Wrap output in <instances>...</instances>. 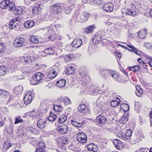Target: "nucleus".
I'll return each instance as SVG.
<instances>
[{
	"instance_id": "nucleus-10",
	"label": "nucleus",
	"mask_w": 152,
	"mask_h": 152,
	"mask_svg": "<svg viewBox=\"0 0 152 152\" xmlns=\"http://www.w3.org/2000/svg\"><path fill=\"white\" fill-rule=\"evenodd\" d=\"M113 143L117 149H122L123 147L122 142L118 139H115L113 140Z\"/></svg>"
},
{
	"instance_id": "nucleus-46",
	"label": "nucleus",
	"mask_w": 152,
	"mask_h": 152,
	"mask_svg": "<svg viewBox=\"0 0 152 152\" xmlns=\"http://www.w3.org/2000/svg\"><path fill=\"white\" fill-rule=\"evenodd\" d=\"M57 118V116L56 115H53V113H50V115L48 118V121H53Z\"/></svg>"
},
{
	"instance_id": "nucleus-29",
	"label": "nucleus",
	"mask_w": 152,
	"mask_h": 152,
	"mask_svg": "<svg viewBox=\"0 0 152 152\" xmlns=\"http://www.w3.org/2000/svg\"><path fill=\"white\" fill-rule=\"evenodd\" d=\"M29 40L32 43L37 44L39 42L38 39L34 35H32L29 39Z\"/></svg>"
},
{
	"instance_id": "nucleus-27",
	"label": "nucleus",
	"mask_w": 152,
	"mask_h": 152,
	"mask_svg": "<svg viewBox=\"0 0 152 152\" xmlns=\"http://www.w3.org/2000/svg\"><path fill=\"white\" fill-rule=\"evenodd\" d=\"M7 68L4 66H0V75L3 76L5 75L7 72Z\"/></svg>"
},
{
	"instance_id": "nucleus-3",
	"label": "nucleus",
	"mask_w": 152,
	"mask_h": 152,
	"mask_svg": "<svg viewBox=\"0 0 152 152\" xmlns=\"http://www.w3.org/2000/svg\"><path fill=\"white\" fill-rule=\"evenodd\" d=\"M58 63H56L51 67L47 73L48 77L50 78H54L57 75L60 70V67L58 66Z\"/></svg>"
},
{
	"instance_id": "nucleus-39",
	"label": "nucleus",
	"mask_w": 152,
	"mask_h": 152,
	"mask_svg": "<svg viewBox=\"0 0 152 152\" xmlns=\"http://www.w3.org/2000/svg\"><path fill=\"white\" fill-rule=\"evenodd\" d=\"M126 15H134L136 14L135 11L131 9H128L125 12Z\"/></svg>"
},
{
	"instance_id": "nucleus-22",
	"label": "nucleus",
	"mask_w": 152,
	"mask_h": 152,
	"mask_svg": "<svg viewBox=\"0 0 152 152\" xmlns=\"http://www.w3.org/2000/svg\"><path fill=\"white\" fill-rule=\"evenodd\" d=\"M111 70H104L101 72V75L102 76L105 77L107 78L109 77L110 75V73Z\"/></svg>"
},
{
	"instance_id": "nucleus-32",
	"label": "nucleus",
	"mask_w": 152,
	"mask_h": 152,
	"mask_svg": "<svg viewBox=\"0 0 152 152\" xmlns=\"http://www.w3.org/2000/svg\"><path fill=\"white\" fill-rule=\"evenodd\" d=\"M67 117L66 115H63L58 118V122L60 123H62L65 122L66 120Z\"/></svg>"
},
{
	"instance_id": "nucleus-49",
	"label": "nucleus",
	"mask_w": 152,
	"mask_h": 152,
	"mask_svg": "<svg viewBox=\"0 0 152 152\" xmlns=\"http://www.w3.org/2000/svg\"><path fill=\"white\" fill-rule=\"evenodd\" d=\"M23 122V120L21 118L20 116H18L16 118L14 122L15 124H17L19 123H20Z\"/></svg>"
},
{
	"instance_id": "nucleus-59",
	"label": "nucleus",
	"mask_w": 152,
	"mask_h": 152,
	"mask_svg": "<svg viewBox=\"0 0 152 152\" xmlns=\"http://www.w3.org/2000/svg\"><path fill=\"white\" fill-rule=\"evenodd\" d=\"M42 4L39 2H38L35 5L34 7H35V8L39 10H40L41 8V6L42 5Z\"/></svg>"
},
{
	"instance_id": "nucleus-5",
	"label": "nucleus",
	"mask_w": 152,
	"mask_h": 152,
	"mask_svg": "<svg viewBox=\"0 0 152 152\" xmlns=\"http://www.w3.org/2000/svg\"><path fill=\"white\" fill-rule=\"evenodd\" d=\"M77 138L78 142L83 143L86 142L87 137L86 134L84 133L79 132L77 134Z\"/></svg>"
},
{
	"instance_id": "nucleus-57",
	"label": "nucleus",
	"mask_w": 152,
	"mask_h": 152,
	"mask_svg": "<svg viewBox=\"0 0 152 152\" xmlns=\"http://www.w3.org/2000/svg\"><path fill=\"white\" fill-rule=\"evenodd\" d=\"M143 93V91L141 89H140L138 91L135 92L136 94L138 97L141 96L142 94Z\"/></svg>"
},
{
	"instance_id": "nucleus-56",
	"label": "nucleus",
	"mask_w": 152,
	"mask_h": 152,
	"mask_svg": "<svg viewBox=\"0 0 152 152\" xmlns=\"http://www.w3.org/2000/svg\"><path fill=\"white\" fill-rule=\"evenodd\" d=\"M118 136L119 137L121 138L124 140H125V138L124 137V134L123 132H118Z\"/></svg>"
},
{
	"instance_id": "nucleus-43",
	"label": "nucleus",
	"mask_w": 152,
	"mask_h": 152,
	"mask_svg": "<svg viewBox=\"0 0 152 152\" xmlns=\"http://www.w3.org/2000/svg\"><path fill=\"white\" fill-rule=\"evenodd\" d=\"M91 16V15L87 12H84L82 14V16L84 17V20H87Z\"/></svg>"
},
{
	"instance_id": "nucleus-12",
	"label": "nucleus",
	"mask_w": 152,
	"mask_h": 152,
	"mask_svg": "<svg viewBox=\"0 0 152 152\" xmlns=\"http://www.w3.org/2000/svg\"><path fill=\"white\" fill-rule=\"evenodd\" d=\"M71 123L76 127H80L84 124V122L83 120H71Z\"/></svg>"
},
{
	"instance_id": "nucleus-26",
	"label": "nucleus",
	"mask_w": 152,
	"mask_h": 152,
	"mask_svg": "<svg viewBox=\"0 0 152 152\" xmlns=\"http://www.w3.org/2000/svg\"><path fill=\"white\" fill-rule=\"evenodd\" d=\"M61 100L63 101L65 105H67L71 103V102L69 98L67 97H64L62 98Z\"/></svg>"
},
{
	"instance_id": "nucleus-45",
	"label": "nucleus",
	"mask_w": 152,
	"mask_h": 152,
	"mask_svg": "<svg viewBox=\"0 0 152 152\" xmlns=\"http://www.w3.org/2000/svg\"><path fill=\"white\" fill-rule=\"evenodd\" d=\"M140 69V67L139 66H135L130 67V69L134 72L138 71Z\"/></svg>"
},
{
	"instance_id": "nucleus-41",
	"label": "nucleus",
	"mask_w": 152,
	"mask_h": 152,
	"mask_svg": "<svg viewBox=\"0 0 152 152\" xmlns=\"http://www.w3.org/2000/svg\"><path fill=\"white\" fill-rule=\"evenodd\" d=\"M6 131L7 132L10 134H12L14 131L13 125V124H10L9 127L6 129Z\"/></svg>"
},
{
	"instance_id": "nucleus-53",
	"label": "nucleus",
	"mask_w": 152,
	"mask_h": 152,
	"mask_svg": "<svg viewBox=\"0 0 152 152\" xmlns=\"http://www.w3.org/2000/svg\"><path fill=\"white\" fill-rule=\"evenodd\" d=\"M94 52V49L92 46H89L88 50V52L91 55Z\"/></svg>"
},
{
	"instance_id": "nucleus-14",
	"label": "nucleus",
	"mask_w": 152,
	"mask_h": 152,
	"mask_svg": "<svg viewBox=\"0 0 152 152\" xmlns=\"http://www.w3.org/2000/svg\"><path fill=\"white\" fill-rule=\"evenodd\" d=\"M82 44V41L81 39H76L73 41L72 44V46L75 48H78L80 47Z\"/></svg>"
},
{
	"instance_id": "nucleus-9",
	"label": "nucleus",
	"mask_w": 152,
	"mask_h": 152,
	"mask_svg": "<svg viewBox=\"0 0 152 152\" xmlns=\"http://www.w3.org/2000/svg\"><path fill=\"white\" fill-rule=\"evenodd\" d=\"M82 76L81 80L80 82V83L82 85H85L90 82V78L88 74Z\"/></svg>"
},
{
	"instance_id": "nucleus-28",
	"label": "nucleus",
	"mask_w": 152,
	"mask_h": 152,
	"mask_svg": "<svg viewBox=\"0 0 152 152\" xmlns=\"http://www.w3.org/2000/svg\"><path fill=\"white\" fill-rule=\"evenodd\" d=\"M118 101L116 100H114L110 102L111 106L113 107H115L118 106L120 104V99H118Z\"/></svg>"
},
{
	"instance_id": "nucleus-54",
	"label": "nucleus",
	"mask_w": 152,
	"mask_h": 152,
	"mask_svg": "<svg viewBox=\"0 0 152 152\" xmlns=\"http://www.w3.org/2000/svg\"><path fill=\"white\" fill-rule=\"evenodd\" d=\"M13 97L12 96L10 97L9 99L7 102V104H9V105H12L14 104V99Z\"/></svg>"
},
{
	"instance_id": "nucleus-51",
	"label": "nucleus",
	"mask_w": 152,
	"mask_h": 152,
	"mask_svg": "<svg viewBox=\"0 0 152 152\" xmlns=\"http://www.w3.org/2000/svg\"><path fill=\"white\" fill-rule=\"evenodd\" d=\"M146 57L149 61L148 64L149 66L152 67V58L148 55H146Z\"/></svg>"
},
{
	"instance_id": "nucleus-16",
	"label": "nucleus",
	"mask_w": 152,
	"mask_h": 152,
	"mask_svg": "<svg viewBox=\"0 0 152 152\" xmlns=\"http://www.w3.org/2000/svg\"><path fill=\"white\" fill-rule=\"evenodd\" d=\"M129 115L128 114H124L119 120V122L122 124H125L128 121Z\"/></svg>"
},
{
	"instance_id": "nucleus-37",
	"label": "nucleus",
	"mask_w": 152,
	"mask_h": 152,
	"mask_svg": "<svg viewBox=\"0 0 152 152\" xmlns=\"http://www.w3.org/2000/svg\"><path fill=\"white\" fill-rule=\"evenodd\" d=\"M79 73L81 76L85 75L88 74L84 67H82L79 70Z\"/></svg>"
},
{
	"instance_id": "nucleus-1",
	"label": "nucleus",
	"mask_w": 152,
	"mask_h": 152,
	"mask_svg": "<svg viewBox=\"0 0 152 152\" xmlns=\"http://www.w3.org/2000/svg\"><path fill=\"white\" fill-rule=\"evenodd\" d=\"M0 7L4 9H7L10 11H14L15 13L18 15L22 14L23 10L20 7H15V4L9 0H5L0 3Z\"/></svg>"
},
{
	"instance_id": "nucleus-17",
	"label": "nucleus",
	"mask_w": 152,
	"mask_h": 152,
	"mask_svg": "<svg viewBox=\"0 0 152 152\" xmlns=\"http://www.w3.org/2000/svg\"><path fill=\"white\" fill-rule=\"evenodd\" d=\"M35 22L32 20H28L24 23V27L27 28H30L32 27L34 25Z\"/></svg>"
},
{
	"instance_id": "nucleus-52",
	"label": "nucleus",
	"mask_w": 152,
	"mask_h": 152,
	"mask_svg": "<svg viewBox=\"0 0 152 152\" xmlns=\"http://www.w3.org/2000/svg\"><path fill=\"white\" fill-rule=\"evenodd\" d=\"M5 45L3 44L0 43V53H2L4 52L5 50Z\"/></svg>"
},
{
	"instance_id": "nucleus-4",
	"label": "nucleus",
	"mask_w": 152,
	"mask_h": 152,
	"mask_svg": "<svg viewBox=\"0 0 152 152\" xmlns=\"http://www.w3.org/2000/svg\"><path fill=\"white\" fill-rule=\"evenodd\" d=\"M58 3H56L53 4L51 8V10L53 12L54 14H59L62 12V9H64V7H62Z\"/></svg>"
},
{
	"instance_id": "nucleus-15",
	"label": "nucleus",
	"mask_w": 152,
	"mask_h": 152,
	"mask_svg": "<svg viewBox=\"0 0 152 152\" xmlns=\"http://www.w3.org/2000/svg\"><path fill=\"white\" fill-rule=\"evenodd\" d=\"M58 131L62 134H66L68 131L67 126L65 124H63L61 126L60 128L57 129Z\"/></svg>"
},
{
	"instance_id": "nucleus-13",
	"label": "nucleus",
	"mask_w": 152,
	"mask_h": 152,
	"mask_svg": "<svg viewBox=\"0 0 152 152\" xmlns=\"http://www.w3.org/2000/svg\"><path fill=\"white\" fill-rule=\"evenodd\" d=\"M24 42V39L23 38H17L15 40L14 45L15 47H20L22 46Z\"/></svg>"
},
{
	"instance_id": "nucleus-36",
	"label": "nucleus",
	"mask_w": 152,
	"mask_h": 152,
	"mask_svg": "<svg viewBox=\"0 0 152 152\" xmlns=\"http://www.w3.org/2000/svg\"><path fill=\"white\" fill-rule=\"evenodd\" d=\"M53 109L56 112H60L62 111L63 108L60 105H54Z\"/></svg>"
},
{
	"instance_id": "nucleus-47",
	"label": "nucleus",
	"mask_w": 152,
	"mask_h": 152,
	"mask_svg": "<svg viewBox=\"0 0 152 152\" xmlns=\"http://www.w3.org/2000/svg\"><path fill=\"white\" fill-rule=\"evenodd\" d=\"M110 76H111L114 79H116L118 77V76L115 71L111 70Z\"/></svg>"
},
{
	"instance_id": "nucleus-24",
	"label": "nucleus",
	"mask_w": 152,
	"mask_h": 152,
	"mask_svg": "<svg viewBox=\"0 0 152 152\" xmlns=\"http://www.w3.org/2000/svg\"><path fill=\"white\" fill-rule=\"evenodd\" d=\"M42 52H44V53H45L48 54H52L54 52V50L51 48H46L44 51Z\"/></svg>"
},
{
	"instance_id": "nucleus-48",
	"label": "nucleus",
	"mask_w": 152,
	"mask_h": 152,
	"mask_svg": "<svg viewBox=\"0 0 152 152\" xmlns=\"http://www.w3.org/2000/svg\"><path fill=\"white\" fill-rule=\"evenodd\" d=\"M72 9V7L70 6L69 7H67L64 10V12L65 14H67L68 15L71 12Z\"/></svg>"
},
{
	"instance_id": "nucleus-2",
	"label": "nucleus",
	"mask_w": 152,
	"mask_h": 152,
	"mask_svg": "<svg viewBox=\"0 0 152 152\" xmlns=\"http://www.w3.org/2000/svg\"><path fill=\"white\" fill-rule=\"evenodd\" d=\"M44 75L40 72H38L34 74L32 77V80L30 81L31 84L32 85H39L43 82L42 78Z\"/></svg>"
},
{
	"instance_id": "nucleus-21",
	"label": "nucleus",
	"mask_w": 152,
	"mask_h": 152,
	"mask_svg": "<svg viewBox=\"0 0 152 152\" xmlns=\"http://www.w3.org/2000/svg\"><path fill=\"white\" fill-rule=\"evenodd\" d=\"M75 70L74 67L69 66L66 67L65 72L67 75H70L74 73Z\"/></svg>"
},
{
	"instance_id": "nucleus-18",
	"label": "nucleus",
	"mask_w": 152,
	"mask_h": 152,
	"mask_svg": "<svg viewBox=\"0 0 152 152\" xmlns=\"http://www.w3.org/2000/svg\"><path fill=\"white\" fill-rule=\"evenodd\" d=\"M10 96V93L4 89H0V96L6 98Z\"/></svg>"
},
{
	"instance_id": "nucleus-11",
	"label": "nucleus",
	"mask_w": 152,
	"mask_h": 152,
	"mask_svg": "<svg viewBox=\"0 0 152 152\" xmlns=\"http://www.w3.org/2000/svg\"><path fill=\"white\" fill-rule=\"evenodd\" d=\"M32 99V95L29 93H27L25 95L23 98L24 103L26 104H28L31 102Z\"/></svg>"
},
{
	"instance_id": "nucleus-50",
	"label": "nucleus",
	"mask_w": 152,
	"mask_h": 152,
	"mask_svg": "<svg viewBox=\"0 0 152 152\" xmlns=\"http://www.w3.org/2000/svg\"><path fill=\"white\" fill-rule=\"evenodd\" d=\"M24 132L23 130L22 129H18L17 130L16 135L18 136H22L24 135Z\"/></svg>"
},
{
	"instance_id": "nucleus-23",
	"label": "nucleus",
	"mask_w": 152,
	"mask_h": 152,
	"mask_svg": "<svg viewBox=\"0 0 152 152\" xmlns=\"http://www.w3.org/2000/svg\"><path fill=\"white\" fill-rule=\"evenodd\" d=\"M15 93L17 94H21L23 92V87L22 86H19L15 88Z\"/></svg>"
},
{
	"instance_id": "nucleus-63",
	"label": "nucleus",
	"mask_w": 152,
	"mask_h": 152,
	"mask_svg": "<svg viewBox=\"0 0 152 152\" xmlns=\"http://www.w3.org/2000/svg\"><path fill=\"white\" fill-rule=\"evenodd\" d=\"M94 144L91 143L87 146V149L89 151H91V149H92V148L93 147Z\"/></svg>"
},
{
	"instance_id": "nucleus-42",
	"label": "nucleus",
	"mask_w": 152,
	"mask_h": 152,
	"mask_svg": "<svg viewBox=\"0 0 152 152\" xmlns=\"http://www.w3.org/2000/svg\"><path fill=\"white\" fill-rule=\"evenodd\" d=\"M42 121L43 120L42 119H40L38 121L37 124L38 128L42 129L45 127V125L43 124Z\"/></svg>"
},
{
	"instance_id": "nucleus-35",
	"label": "nucleus",
	"mask_w": 152,
	"mask_h": 152,
	"mask_svg": "<svg viewBox=\"0 0 152 152\" xmlns=\"http://www.w3.org/2000/svg\"><path fill=\"white\" fill-rule=\"evenodd\" d=\"M132 49H128V50L129 51L133 52H134L137 55H140V51L138 49H137L134 46H133V47L131 48Z\"/></svg>"
},
{
	"instance_id": "nucleus-20",
	"label": "nucleus",
	"mask_w": 152,
	"mask_h": 152,
	"mask_svg": "<svg viewBox=\"0 0 152 152\" xmlns=\"http://www.w3.org/2000/svg\"><path fill=\"white\" fill-rule=\"evenodd\" d=\"M132 131L130 129H128L126 132L124 134L125 140H128L130 141L131 136L132 135Z\"/></svg>"
},
{
	"instance_id": "nucleus-19",
	"label": "nucleus",
	"mask_w": 152,
	"mask_h": 152,
	"mask_svg": "<svg viewBox=\"0 0 152 152\" xmlns=\"http://www.w3.org/2000/svg\"><path fill=\"white\" fill-rule=\"evenodd\" d=\"M66 81L64 79H61L57 81L56 85L57 87L60 88L64 87L66 84Z\"/></svg>"
},
{
	"instance_id": "nucleus-55",
	"label": "nucleus",
	"mask_w": 152,
	"mask_h": 152,
	"mask_svg": "<svg viewBox=\"0 0 152 152\" xmlns=\"http://www.w3.org/2000/svg\"><path fill=\"white\" fill-rule=\"evenodd\" d=\"M93 93L92 94L93 95H96L99 94H100L101 91H99L98 89H94L93 91Z\"/></svg>"
},
{
	"instance_id": "nucleus-38",
	"label": "nucleus",
	"mask_w": 152,
	"mask_h": 152,
	"mask_svg": "<svg viewBox=\"0 0 152 152\" xmlns=\"http://www.w3.org/2000/svg\"><path fill=\"white\" fill-rule=\"evenodd\" d=\"M94 28V26L93 25L90 26L86 28L85 31L87 33H92L93 32Z\"/></svg>"
},
{
	"instance_id": "nucleus-8",
	"label": "nucleus",
	"mask_w": 152,
	"mask_h": 152,
	"mask_svg": "<svg viewBox=\"0 0 152 152\" xmlns=\"http://www.w3.org/2000/svg\"><path fill=\"white\" fill-rule=\"evenodd\" d=\"M103 9L107 12H111L113 11L114 9V6L112 3H108L105 4L104 5Z\"/></svg>"
},
{
	"instance_id": "nucleus-60",
	"label": "nucleus",
	"mask_w": 152,
	"mask_h": 152,
	"mask_svg": "<svg viewBox=\"0 0 152 152\" xmlns=\"http://www.w3.org/2000/svg\"><path fill=\"white\" fill-rule=\"evenodd\" d=\"M35 152H46V151L42 148L40 147H38L36 148Z\"/></svg>"
},
{
	"instance_id": "nucleus-33",
	"label": "nucleus",
	"mask_w": 152,
	"mask_h": 152,
	"mask_svg": "<svg viewBox=\"0 0 152 152\" xmlns=\"http://www.w3.org/2000/svg\"><path fill=\"white\" fill-rule=\"evenodd\" d=\"M74 59L73 55L72 54H68L65 57V61L66 62L70 61Z\"/></svg>"
},
{
	"instance_id": "nucleus-34",
	"label": "nucleus",
	"mask_w": 152,
	"mask_h": 152,
	"mask_svg": "<svg viewBox=\"0 0 152 152\" xmlns=\"http://www.w3.org/2000/svg\"><path fill=\"white\" fill-rule=\"evenodd\" d=\"M12 20L9 24V28L10 29L16 28L17 27V23Z\"/></svg>"
},
{
	"instance_id": "nucleus-61",
	"label": "nucleus",
	"mask_w": 152,
	"mask_h": 152,
	"mask_svg": "<svg viewBox=\"0 0 152 152\" xmlns=\"http://www.w3.org/2000/svg\"><path fill=\"white\" fill-rule=\"evenodd\" d=\"M98 147L96 145L94 144L92 148V149H91V151L94 152H96L98 150Z\"/></svg>"
},
{
	"instance_id": "nucleus-58",
	"label": "nucleus",
	"mask_w": 152,
	"mask_h": 152,
	"mask_svg": "<svg viewBox=\"0 0 152 152\" xmlns=\"http://www.w3.org/2000/svg\"><path fill=\"white\" fill-rule=\"evenodd\" d=\"M58 146L60 148H62L63 149H64L65 148L64 147V145H66L65 144H62V142H61L60 141H58Z\"/></svg>"
},
{
	"instance_id": "nucleus-30",
	"label": "nucleus",
	"mask_w": 152,
	"mask_h": 152,
	"mask_svg": "<svg viewBox=\"0 0 152 152\" xmlns=\"http://www.w3.org/2000/svg\"><path fill=\"white\" fill-rule=\"evenodd\" d=\"M12 145V144L10 143V141L7 140L5 141L4 145V148L5 149H8Z\"/></svg>"
},
{
	"instance_id": "nucleus-64",
	"label": "nucleus",
	"mask_w": 152,
	"mask_h": 152,
	"mask_svg": "<svg viewBox=\"0 0 152 152\" xmlns=\"http://www.w3.org/2000/svg\"><path fill=\"white\" fill-rule=\"evenodd\" d=\"M148 150V149L147 148H142L139 149L138 150L140 152H146Z\"/></svg>"
},
{
	"instance_id": "nucleus-25",
	"label": "nucleus",
	"mask_w": 152,
	"mask_h": 152,
	"mask_svg": "<svg viewBox=\"0 0 152 152\" xmlns=\"http://www.w3.org/2000/svg\"><path fill=\"white\" fill-rule=\"evenodd\" d=\"M129 106L126 103L122 104L121 105V109L124 111L129 110Z\"/></svg>"
},
{
	"instance_id": "nucleus-44",
	"label": "nucleus",
	"mask_w": 152,
	"mask_h": 152,
	"mask_svg": "<svg viewBox=\"0 0 152 152\" xmlns=\"http://www.w3.org/2000/svg\"><path fill=\"white\" fill-rule=\"evenodd\" d=\"M102 36L100 35H96L95 37L94 38V40L97 41V42H96L95 44H98L99 42H101L102 40Z\"/></svg>"
},
{
	"instance_id": "nucleus-40",
	"label": "nucleus",
	"mask_w": 152,
	"mask_h": 152,
	"mask_svg": "<svg viewBox=\"0 0 152 152\" xmlns=\"http://www.w3.org/2000/svg\"><path fill=\"white\" fill-rule=\"evenodd\" d=\"M59 141L62 142V144H67L69 143V139L66 137H62L60 139Z\"/></svg>"
},
{
	"instance_id": "nucleus-31",
	"label": "nucleus",
	"mask_w": 152,
	"mask_h": 152,
	"mask_svg": "<svg viewBox=\"0 0 152 152\" xmlns=\"http://www.w3.org/2000/svg\"><path fill=\"white\" fill-rule=\"evenodd\" d=\"M138 36L141 39H143L145 38L146 36V30L140 31L138 33Z\"/></svg>"
},
{
	"instance_id": "nucleus-7",
	"label": "nucleus",
	"mask_w": 152,
	"mask_h": 152,
	"mask_svg": "<svg viewBox=\"0 0 152 152\" xmlns=\"http://www.w3.org/2000/svg\"><path fill=\"white\" fill-rule=\"evenodd\" d=\"M78 111L81 113H83L84 115L87 114L90 111L87 107L85 104H82L80 105L78 108Z\"/></svg>"
},
{
	"instance_id": "nucleus-6",
	"label": "nucleus",
	"mask_w": 152,
	"mask_h": 152,
	"mask_svg": "<svg viewBox=\"0 0 152 152\" xmlns=\"http://www.w3.org/2000/svg\"><path fill=\"white\" fill-rule=\"evenodd\" d=\"M96 123L99 126L100 125H104L106 123L107 118L105 117L102 116L101 115H99L96 119Z\"/></svg>"
},
{
	"instance_id": "nucleus-62",
	"label": "nucleus",
	"mask_w": 152,
	"mask_h": 152,
	"mask_svg": "<svg viewBox=\"0 0 152 152\" xmlns=\"http://www.w3.org/2000/svg\"><path fill=\"white\" fill-rule=\"evenodd\" d=\"M142 5L140 2L137 3L136 4L135 7L137 9H139L142 8Z\"/></svg>"
}]
</instances>
